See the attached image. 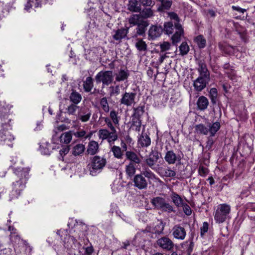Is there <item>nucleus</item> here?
<instances>
[{
    "instance_id": "32",
    "label": "nucleus",
    "mask_w": 255,
    "mask_h": 255,
    "mask_svg": "<svg viewBox=\"0 0 255 255\" xmlns=\"http://www.w3.org/2000/svg\"><path fill=\"white\" fill-rule=\"evenodd\" d=\"M70 100L73 103L77 105L79 104L81 100L82 96L78 92L74 90H72V92L70 94Z\"/></svg>"
},
{
    "instance_id": "40",
    "label": "nucleus",
    "mask_w": 255,
    "mask_h": 255,
    "mask_svg": "<svg viewBox=\"0 0 255 255\" xmlns=\"http://www.w3.org/2000/svg\"><path fill=\"white\" fill-rule=\"evenodd\" d=\"M218 91L215 88H212L209 92V97L213 105H215L217 101Z\"/></svg>"
},
{
    "instance_id": "42",
    "label": "nucleus",
    "mask_w": 255,
    "mask_h": 255,
    "mask_svg": "<svg viewBox=\"0 0 255 255\" xmlns=\"http://www.w3.org/2000/svg\"><path fill=\"white\" fill-rule=\"evenodd\" d=\"M60 141L65 143H69L72 139V134L70 131L66 132L60 136Z\"/></svg>"
},
{
    "instance_id": "24",
    "label": "nucleus",
    "mask_w": 255,
    "mask_h": 255,
    "mask_svg": "<svg viewBox=\"0 0 255 255\" xmlns=\"http://www.w3.org/2000/svg\"><path fill=\"white\" fill-rule=\"evenodd\" d=\"M128 9L133 12H139L141 10L140 4L137 0H128Z\"/></svg>"
},
{
    "instance_id": "2",
    "label": "nucleus",
    "mask_w": 255,
    "mask_h": 255,
    "mask_svg": "<svg viewBox=\"0 0 255 255\" xmlns=\"http://www.w3.org/2000/svg\"><path fill=\"white\" fill-rule=\"evenodd\" d=\"M220 128L221 124L218 122L208 123L207 125L200 124L195 126V133L202 135H207L209 133L211 136H215Z\"/></svg>"
},
{
    "instance_id": "63",
    "label": "nucleus",
    "mask_w": 255,
    "mask_h": 255,
    "mask_svg": "<svg viewBox=\"0 0 255 255\" xmlns=\"http://www.w3.org/2000/svg\"><path fill=\"white\" fill-rule=\"evenodd\" d=\"M69 149V147L68 146H66L60 149L59 153L63 157V155H65L68 153Z\"/></svg>"
},
{
    "instance_id": "12",
    "label": "nucleus",
    "mask_w": 255,
    "mask_h": 255,
    "mask_svg": "<svg viewBox=\"0 0 255 255\" xmlns=\"http://www.w3.org/2000/svg\"><path fill=\"white\" fill-rule=\"evenodd\" d=\"M136 96V93L135 92H125L120 101L121 104L127 107L131 106L135 103Z\"/></svg>"
},
{
    "instance_id": "51",
    "label": "nucleus",
    "mask_w": 255,
    "mask_h": 255,
    "mask_svg": "<svg viewBox=\"0 0 255 255\" xmlns=\"http://www.w3.org/2000/svg\"><path fill=\"white\" fill-rule=\"evenodd\" d=\"M100 105L103 110L105 112H108L109 111V106L106 97H103L101 99Z\"/></svg>"
},
{
    "instance_id": "4",
    "label": "nucleus",
    "mask_w": 255,
    "mask_h": 255,
    "mask_svg": "<svg viewBox=\"0 0 255 255\" xmlns=\"http://www.w3.org/2000/svg\"><path fill=\"white\" fill-rule=\"evenodd\" d=\"M107 163L104 157L95 155L91 159V163L89 165V170L90 175L96 176L100 173Z\"/></svg>"
},
{
    "instance_id": "16",
    "label": "nucleus",
    "mask_w": 255,
    "mask_h": 255,
    "mask_svg": "<svg viewBox=\"0 0 255 255\" xmlns=\"http://www.w3.org/2000/svg\"><path fill=\"white\" fill-rule=\"evenodd\" d=\"M163 32V27L160 25H152L148 30V37L149 39H154L159 37Z\"/></svg>"
},
{
    "instance_id": "62",
    "label": "nucleus",
    "mask_w": 255,
    "mask_h": 255,
    "mask_svg": "<svg viewBox=\"0 0 255 255\" xmlns=\"http://www.w3.org/2000/svg\"><path fill=\"white\" fill-rule=\"evenodd\" d=\"M139 2L143 6H150L153 5L152 0H138Z\"/></svg>"
},
{
    "instance_id": "50",
    "label": "nucleus",
    "mask_w": 255,
    "mask_h": 255,
    "mask_svg": "<svg viewBox=\"0 0 255 255\" xmlns=\"http://www.w3.org/2000/svg\"><path fill=\"white\" fill-rule=\"evenodd\" d=\"M9 236L10 241L14 244H19L20 243V237L19 235H16L14 232H11Z\"/></svg>"
},
{
    "instance_id": "38",
    "label": "nucleus",
    "mask_w": 255,
    "mask_h": 255,
    "mask_svg": "<svg viewBox=\"0 0 255 255\" xmlns=\"http://www.w3.org/2000/svg\"><path fill=\"white\" fill-rule=\"evenodd\" d=\"M135 43V47L140 52H146L147 50V46L145 42L142 39H137Z\"/></svg>"
},
{
    "instance_id": "46",
    "label": "nucleus",
    "mask_w": 255,
    "mask_h": 255,
    "mask_svg": "<svg viewBox=\"0 0 255 255\" xmlns=\"http://www.w3.org/2000/svg\"><path fill=\"white\" fill-rule=\"evenodd\" d=\"M140 174L145 178L146 177L149 180L155 178V175L148 168L142 171Z\"/></svg>"
},
{
    "instance_id": "57",
    "label": "nucleus",
    "mask_w": 255,
    "mask_h": 255,
    "mask_svg": "<svg viewBox=\"0 0 255 255\" xmlns=\"http://www.w3.org/2000/svg\"><path fill=\"white\" fill-rule=\"evenodd\" d=\"M140 117H136L135 116H132L131 120V126L135 127L136 126L141 125V120Z\"/></svg>"
},
{
    "instance_id": "29",
    "label": "nucleus",
    "mask_w": 255,
    "mask_h": 255,
    "mask_svg": "<svg viewBox=\"0 0 255 255\" xmlns=\"http://www.w3.org/2000/svg\"><path fill=\"white\" fill-rule=\"evenodd\" d=\"M85 150V145L83 144L79 143L75 145L72 148V153L75 156H82Z\"/></svg>"
},
{
    "instance_id": "8",
    "label": "nucleus",
    "mask_w": 255,
    "mask_h": 255,
    "mask_svg": "<svg viewBox=\"0 0 255 255\" xmlns=\"http://www.w3.org/2000/svg\"><path fill=\"white\" fill-rule=\"evenodd\" d=\"M95 80L97 84L102 82V88L105 85H109L113 81V75L112 71H100L95 76Z\"/></svg>"
},
{
    "instance_id": "13",
    "label": "nucleus",
    "mask_w": 255,
    "mask_h": 255,
    "mask_svg": "<svg viewBox=\"0 0 255 255\" xmlns=\"http://www.w3.org/2000/svg\"><path fill=\"white\" fill-rule=\"evenodd\" d=\"M210 81V78L199 76L193 83L196 91L201 92L204 89Z\"/></svg>"
},
{
    "instance_id": "21",
    "label": "nucleus",
    "mask_w": 255,
    "mask_h": 255,
    "mask_svg": "<svg viewBox=\"0 0 255 255\" xmlns=\"http://www.w3.org/2000/svg\"><path fill=\"white\" fill-rule=\"evenodd\" d=\"M219 47L220 49L225 54L229 55H234L237 51L235 47L231 46L226 43H219Z\"/></svg>"
},
{
    "instance_id": "6",
    "label": "nucleus",
    "mask_w": 255,
    "mask_h": 255,
    "mask_svg": "<svg viewBox=\"0 0 255 255\" xmlns=\"http://www.w3.org/2000/svg\"><path fill=\"white\" fill-rule=\"evenodd\" d=\"M170 17L176 21L174 22L175 31L171 37L173 44H176L181 40V37L184 33V30L181 24L179 23V19L177 14L172 12Z\"/></svg>"
},
{
    "instance_id": "11",
    "label": "nucleus",
    "mask_w": 255,
    "mask_h": 255,
    "mask_svg": "<svg viewBox=\"0 0 255 255\" xmlns=\"http://www.w3.org/2000/svg\"><path fill=\"white\" fill-rule=\"evenodd\" d=\"M133 185L139 190L145 189L148 186L147 180L141 174L134 176L133 179Z\"/></svg>"
},
{
    "instance_id": "1",
    "label": "nucleus",
    "mask_w": 255,
    "mask_h": 255,
    "mask_svg": "<svg viewBox=\"0 0 255 255\" xmlns=\"http://www.w3.org/2000/svg\"><path fill=\"white\" fill-rule=\"evenodd\" d=\"M29 167L14 168L13 172L19 178V180L13 183L14 191L12 190V192H14L16 193V197L20 195V191L24 188L25 184L29 178Z\"/></svg>"
},
{
    "instance_id": "39",
    "label": "nucleus",
    "mask_w": 255,
    "mask_h": 255,
    "mask_svg": "<svg viewBox=\"0 0 255 255\" xmlns=\"http://www.w3.org/2000/svg\"><path fill=\"white\" fill-rule=\"evenodd\" d=\"M164 228L163 223L161 221L153 228L152 233L156 235L160 236L163 234Z\"/></svg>"
},
{
    "instance_id": "45",
    "label": "nucleus",
    "mask_w": 255,
    "mask_h": 255,
    "mask_svg": "<svg viewBox=\"0 0 255 255\" xmlns=\"http://www.w3.org/2000/svg\"><path fill=\"white\" fill-rule=\"evenodd\" d=\"M161 211L164 212H167L168 213H170L171 212H176V210H175V208L173 207V206H172L169 203L166 202V201L165 202L162 207V209H161Z\"/></svg>"
},
{
    "instance_id": "54",
    "label": "nucleus",
    "mask_w": 255,
    "mask_h": 255,
    "mask_svg": "<svg viewBox=\"0 0 255 255\" xmlns=\"http://www.w3.org/2000/svg\"><path fill=\"white\" fill-rule=\"evenodd\" d=\"M171 44L169 42L164 41L160 44L161 52H164L170 48Z\"/></svg>"
},
{
    "instance_id": "48",
    "label": "nucleus",
    "mask_w": 255,
    "mask_h": 255,
    "mask_svg": "<svg viewBox=\"0 0 255 255\" xmlns=\"http://www.w3.org/2000/svg\"><path fill=\"white\" fill-rule=\"evenodd\" d=\"M109 95L110 97L117 96L120 94V90L118 85L114 86H111L109 87Z\"/></svg>"
},
{
    "instance_id": "64",
    "label": "nucleus",
    "mask_w": 255,
    "mask_h": 255,
    "mask_svg": "<svg viewBox=\"0 0 255 255\" xmlns=\"http://www.w3.org/2000/svg\"><path fill=\"white\" fill-rule=\"evenodd\" d=\"M74 135L76 137H83L86 135V131L84 130H81L79 131H76L74 133Z\"/></svg>"
},
{
    "instance_id": "60",
    "label": "nucleus",
    "mask_w": 255,
    "mask_h": 255,
    "mask_svg": "<svg viewBox=\"0 0 255 255\" xmlns=\"http://www.w3.org/2000/svg\"><path fill=\"white\" fill-rule=\"evenodd\" d=\"M110 117L115 124H118L119 120L117 117V112L113 110L110 113Z\"/></svg>"
},
{
    "instance_id": "19",
    "label": "nucleus",
    "mask_w": 255,
    "mask_h": 255,
    "mask_svg": "<svg viewBox=\"0 0 255 255\" xmlns=\"http://www.w3.org/2000/svg\"><path fill=\"white\" fill-rule=\"evenodd\" d=\"M98 143L95 140H91L87 146L85 152L86 155H94L99 151Z\"/></svg>"
},
{
    "instance_id": "35",
    "label": "nucleus",
    "mask_w": 255,
    "mask_h": 255,
    "mask_svg": "<svg viewBox=\"0 0 255 255\" xmlns=\"http://www.w3.org/2000/svg\"><path fill=\"white\" fill-rule=\"evenodd\" d=\"M163 26V32L167 35L173 33L174 29H175V25L172 21L165 22Z\"/></svg>"
},
{
    "instance_id": "47",
    "label": "nucleus",
    "mask_w": 255,
    "mask_h": 255,
    "mask_svg": "<svg viewBox=\"0 0 255 255\" xmlns=\"http://www.w3.org/2000/svg\"><path fill=\"white\" fill-rule=\"evenodd\" d=\"M159 1L161 3V7L162 10L169 9L172 4V0H160Z\"/></svg>"
},
{
    "instance_id": "10",
    "label": "nucleus",
    "mask_w": 255,
    "mask_h": 255,
    "mask_svg": "<svg viewBox=\"0 0 255 255\" xmlns=\"http://www.w3.org/2000/svg\"><path fill=\"white\" fill-rule=\"evenodd\" d=\"M222 67L225 70V74L228 78L233 82H237L238 81V76L234 67L231 66L229 63H226L223 65Z\"/></svg>"
},
{
    "instance_id": "14",
    "label": "nucleus",
    "mask_w": 255,
    "mask_h": 255,
    "mask_svg": "<svg viewBox=\"0 0 255 255\" xmlns=\"http://www.w3.org/2000/svg\"><path fill=\"white\" fill-rule=\"evenodd\" d=\"M160 153L157 150H152L145 159V163L152 169H154V166L160 158Z\"/></svg>"
},
{
    "instance_id": "37",
    "label": "nucleus",
    "mask_w": 255,
    "mask_h": 255,
    "mask_svg": "<svg viewBox=\"0 0 255 255\" xmlns=\"http://www.w3.org/2000/svg\"><path fill=\"white\" fill-rule=\"evenodd\" d=\"M93 87V79L91 77H88L83 82V88L86 92H89Z\"/></svg>"
},
{
    "instance_id": "44",
    "label": "nucleus",
    "mask_w": 255,
    "mask_h": 255,
    "mask_svg": "<svg viewBox=\"0 0 255 255\" xmlns=\"http://www.w3.org/2000/svg\"><path fill=\"white\" fill-rule=\"evenodd\" d=\"M179 48L180 54L182 56L186 55L189 51V47L186 42H183Z\"/></svg>"
},
{
    "instance_id": "26",
    "label": "nucleus",
    "mask_w": 255,
    "mask_h": 255,
    "mask_svg": "<svg viewBox=\"0 0 255 255\" xmlns=\"http://www.w3.org/2000/svg\"><path fill=\"white\" fill-rule=\"evenodd\" d=\"M197 108L200 111H205L209 105L208 99L204 96H200L197 102Z\"/></svg>"
},
{
    "instance_id": "5",
    "label": "nucleus",
    "mask_w": 255,
    "mask_h": 255,
    "mask_svg": "<svg viewBox=\"0 0 255 255\" xmlns=\"http://www.w3.org/2000/svg\"><path fill=\"white\" fill-rule=\"evenodd\" d=\"M231 207L227 204L219 205L216 211L214 219L216 223L221 224L224 222L229 217Z\"/></svg>"
},
{
    "instance_id": "22",
    "label": "nucleus",
    "mask_w": 255,
    "mask_h": 255,
    "mask_svg": "<svg viewBox=\"0 0 255 255\" xmlns=\"http://www.w3.org/2000/svg\"><path fill=\"white\" fill-rule=\"evenodd\" d=\"M198 71L200 74L199 76L210 78V72L207 69L206 64L203 60L198 61Z\"/></svg>"
},
{
    "instance_id": "36",
    "label": "nucleus",
    "mask_w": 255,
    "mask_h": 255,
    "mask_svg": "<svg viewBox=\"0 0 255 255\" xmlns=\"http://www.w3.org/2000/svg\"><path fill=\"white\" fill-rule=\"evenodd\" d=\"M111 151L113 152L115 157L118 159L123 158L124 155L123 151L120 147L113 145L111 148Z\"/></svg>"
},
{
    "instance_id": "41",
    "label": "nucleus",
    "mask_w": 255,
    "mask_h": 255,
    "mask_svg": "<svg viewBox=\"0 0 255 255\" xmlns=\"http://www.w3.org/2000/svg\"><path fill=\"white\" fill-rule=\"evenodd\" d=\"M195 40L199 48L202 49L205 47L206 45V40L203 35H200L197 36L195 38Z\"/></svg>"
},
{
    "instance_id": "30",
    "label": "nucleus",
    "mask_w": 255,
    "mask_h": 255,
    "mask_svg": "<svg viewBox=\"0 0 255 255\" xmlns=\"http://www.w3.org/2000/svg\"><path fill=\"white\" fill-rule=\"evenodd\" d=\"M148 25V23L145 21H142L138 24L136 28V34L141 36H144L146 27Z\"/></svg>"
},
{
    "instance_id": "28",
    "label": "nucleus",
    "mask_w": 255,
    "mask_h": 255,
    "mask_svg": "<svg viewBox=\"0 0 255 255\" xmlns=\"http://www.w3.org/2000/svg\"><path fill=\"white\" fill-rule=\"evenodd\" d=\"M172 202L178 208L183 205L184 201L182 197L176 192H173L171 195Z\"/></svg>"
},
{
    "instance_id": "20",
    "label": "nucleus",
    "mask_w": 255,
    "mask_h": 255,
    "mask_svg": "<svg viewBox=\"0 0 255 255\" xmlns=\"http://www.w3.org/2000/svg\"><path fill=\"white\" fill-rule=\"evenodd\" d=\"M158 173L161 176L166 178L174 177L176 176V172L174 167L173 168L170 167H167L166 168L160 167L159 168Z\"/></svg>"
},
{
    "instance_id": "43",
    "label": "nucleus",
    "mask_w": 255,
    "mask_h": 255,
    "mask_svg": "<svg viewBox=\"0 0 255 255\" xmlns=\"http://www.w3.org/2000/svg\"><path fill=\"white\" fill-rule=\"evenodd\" d=\"M140 15L144 18H147L153 16V12L151 8H145L139 12Z\"/></svg>"
},
{
    "instance_id": "18",
    "label": "nucleus",
    "mask_w": 255,
    "mask_h": 255,
    "mask_svg": "<svg viewBox=\"0 0 255 255\" xmlns=\"http://www.w3.org/2000/svg\"><path fill=\"white\" fill-rule=\"evenodd\" d=\"M127 160L129 161V163L139 165L141 162V159L138 154L131 150L127 151L125 153Z\"/></svg>"
},
{
    "instance_id": "58",
    "label": "nucleus",
    "mask_w": 255,
    "mask_h": 255,
    "mask_svg": "<svg viewBox=\"0 0 255 255\" xmlns=\"http://www.w3.org/2000/svg\"><path fill=\"white\" fill-rule=\"evenodd\" d=\"M184 213L187 216H189L192 214V210L190 207L186 203H184L182 206Z\"/></svg>"
},
{
    "instance_id": "53",
    "label": "nucleus",
    "mask_w": 255,
    "mask_h": 255,
    "mask_svg": "<svg viewBox=\"0 0 255 255\" xmlns=\"http://www.w3.org/2000/svg\"><path fill=\"white\" fill-rule=\"evenodd\" d=\"M134 113L132 116L140 117L143 115L144 112V106H139L134 109Z\"/></svg>"
},
{
    "instance_id": "27",
    "label": "nucleus",
    "mask_w": 255,
    "mask_h": 255,
    "mask_svg": "<svg viewBox=\"0 0 255 255\" xmlns=\"http://www.w3.org/2000/svg\"><path fill=\"white\" fill-rule=\"evenodd\" d=\"M165 201L166 200L164 198L156 197L151 200V203L155 209L161 210Z\"/></svg>"
},
{
    "instance_id": "33",
    "label": "nucleus",
    "mask_w": 255,
    "mask_h": 255,
    "mask_svg": "<svg viewBox=\"0 0 255 255\" xmlns=\"http://www.w3.org/2000/svg\"><path fill=\"white\" fill-rule=\"evenodd\" d=\"M129 75V74L128 70L120 69L118 73L116 74V81L117 82L123 81L127 80Z\"/></svg>"
},
{
    "instance_id": "61",
    "label": "nucleus",
    "mask_w": 255,
    "mask_h": 255,
    "mask_svg": "<svg viewBox=\"0 0 255 255\" xmlns=\"http://www.w3.org/2000/svg\"><path fill=\"white\" fill-rule=\"evenodd\" d=\"M250 192L249 189L248 188H246L242 190L239 197L241 199H243L244 197H248L250 195Z\"/></svg>"
},
{
    "instance_id": "31",
    "label": "nucleus",
    "mask_w": 255,
    "mask_h": 255,
    "mask_svg": "<svg viewBox=\"0 0 255 255\" xmlns=\"http://www.w3.org/2000/svg\"><path fill=\"white\" fill-rule=\"evenodd\" d=\"M138 165L128 163L126 166L125 171L128 177H132L135 173L136 168Z\"/></svg>"
},
{
    "instance_id": "52",
    "label": "nucleus",
    "mask_w": 255,
    "mask_h": 255,
    "mask_svg": "<svg viewBox=\"0 0 255 255\" xmlns=\"http://www.w3.org/2000/svg\"><path fill=\"white\" fill-rule=\"evenodd\" d=\"M78 108V107L76 104H72L66 108V112L69 115H74L75 114Z\"/></svg>"
},
{
    "instance_id": "7",
    "label": "nucleus",
    "mask_w": 255,
    "mask_h": 255,
    "mask_svg": "<svg viewBox=\"0 0 255 255\" xmlns=\"http://www.w3.org/2000/svg\"><path fill=\"white\" fill-rule=\"evenodd\" d=\"M183 158L181 151L178 150H167L165 154L164 159L168 164L180 163Z\"/></svg>"
},
{
    "instance_id": "15",
    "label": "nucleus",
    "mask_w": 255,
    "mask_h": 255,
    "mask_svg": "<svg viewBox=\"0 0 255 255\" xmlns=\"http://www.w3.org/2000/svg\"><path fill=\"white\" fill-rule=\"evenodd\" d=\"M157 245L161 249L166 251L171 250L173 247V242L168 237H163L156 241Z\"/></svg>"
},
{
    "instance_id": "25",
    "label": "nucleus",
    "mask_w": 255,
    "mask_h": 255,
    "mask_svg": "<svg viewBox=\"0 0 255 255\" xmlns=\"http://www.w3.org/2000/svg\"><path fill=\"white\" fill-rule=\"evenodd\" d=\"M138 144L142 147H146L150 145V138L146 134H142L139 136L138 139Z\"/></svg>"
},
{
    "instance_id": "23",
    "label": "nucleus",
    "mask_w": 255,
    "mask_h": 255,
    "mask_svg": "<svg viewBox=\"0 0 255 255\" xmlns=\"http://www.w3.org/2000/svg\"><path fill=\"white\" fill-rule=\"evenodd\" d=\"M91 116V110L88 108H84L78 113L77 118L82 122H86L89 120Z\"/></svg>"
},
{
    "instance_id": "3",
    "label": "nucleus",
    "mask_w": 255,
    "mask_h": 255,
    "mask_svg": "<svg viewBox=\"0 0 255 255\" xmlns=\"http://www.w3.org/2000/svg\"><path fill=\"white\" fill-rule=\"evenodd\" d=\"M107 126L111 129L109 131L107 129H100L98 131V136L100 139L102 140H107L109 143L111 145L114 144L115 141L118 139V135L115 128L109 120H105Z\"/></svg>"
},
{
    "instance_id": "59",
    "label": "nucleus",
    "mask_w": 255,
    "mask_h": 255,
    "mask_svg": "<svg viewBox=\"0 0 255 255\" xmlns=\"http://www.w3.org/2000/svg\"><path fill=\"white\" fill-rule=\"evenodd\" d=\"M209 228V224L205 222L203 223V226L201 227V236L203 237L204 234L208 232Z\"/></svg>"
},
{
    "instance_id": "34",
    "label": "nucleus",
    "mask_w": 255,
    "mask_h": 255,
    "mask_svg": "<svg viewBox=\"0 0 255 255\" xmlns=\"http://www.w3.org/2000/svg\"><path fill=\"white\" fill-rule=\"evenodd\" d=\"M128 29L121 28L119 29L116 31V33L113 35V38L116 40H120L125 37L128 31Z\"/></svg>"
},
{
    "instance_id": "56",
    "label": "nucleus",
    "mask_w": 255,
    "mask_h": 255,
    "mask_svg": "<svg viewBox=\"0 0 255 255\" xmlns=\"http://www.w3.org/2000/svg\"><path fill=\"white\" fill-rule=\"evenodd\" d=\"M213 136H211L210 135L209 136L207 137V141L206 142V148L208 150L211 149L212 147V146L214 143V141L212 138Z\"/></svg>"
},
{
    "instance_id": "49",
    "label": "nucleus",
    "mask_w": 255,
    "mask_h": 255,
    "mask_svg": "<svg viewBox=\"0 0 255 255\" xmlns=\"http://www.w3.org/2000/svg\"><path fill=\"white\" fill-rule=\"evenodd\" d=\"M140 18V14H132L129 18L128 22L130 24L135 25L138 24Z\"/></svg>"
},
{
    "instance_id": "55",
    "label": "nucleus",
    "mask_w": 255,
    "mask_h": 255,
    "mask_svg": "<svg viewBox=\"0 0 255 255\" xmlns=\"http://www.w3.org/2000/svg\"><path fill=\"white\" fill-rule=\"evenodd\" d=\"M198 172L201 176L205 177L208 174L209 170L203 166H200L198 169Z\"/></svg>"
},
{
    "instance_id": "17",
    "label": "nucleus",
    "mask_w": 255,
    "mask_h": 255,
    "mask_svg": "<svg viewBox=\"0 0 255 255\" xmlns=\"http://www.w3.org/2000/svg\"><path fill=\"white\" fill-rule=\"evenodd\" d=\"M172 232L174 237L178 240H184L186 235L184 228L179 225H175L173 227Z\"/></svg>"
},
{
    "instance_id": "9",
    "label": "nucleus",
    "mask_w": 255,
    "mask_h": 255,
    "mask_svg": "<svg viewBox=\"0 0 255 255\" xmlns=\"http://www.w3.org/2000/svg\"><path fill=\"white\" fill-rule=\"evenodd\" d=\"M56 233L61 237L64 245L66 248H73V246L77 242V240L74 237L69 235V231L67 229L59 230Z\"/></svg>"
}]
</instances>
